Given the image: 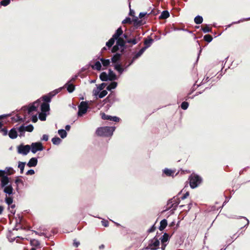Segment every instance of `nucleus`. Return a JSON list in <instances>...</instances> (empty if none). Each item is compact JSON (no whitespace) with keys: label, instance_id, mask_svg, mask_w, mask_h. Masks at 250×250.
Returning <instances> with one entry per match:
<instances>
[{"label":"nucleus","instance_id":"obj_11","mask_svg":"<svg viewBox=\"0 0 250 250\" xmlns=\"http://www.w3.org/2000/svg\"><path fill=\"white\" fill-rule=\"evenodd\" d=\"M9 178L7 176H3L2 178L0 180V186L1 188H4L6 187L7 185H9Z\"/></svg>","mask_w":250,"mask_h":250},{"label":"nucleus","instance_id":"obj_39","mask_svg":"<svg viewBox=\"0 0 250 250\" xmlns=\"http://www.w3.org/2000/svg\"><path fill=\"white\" fill-rule=\"evenodd\" d=\"M30 244L32 246L35 247H39L40 245V242L36 239H32L30 241Z\"/></svg>","mask_w":250,"mask_h":250},{"label":"nucleus","instance_id":"obj_9","mask_svg":"<svg viewBox=\"0 0 250 250\" xmlns=\"http://www.w3.org/2000/svg\"><path fill=\"white\" fill-rule=\"evenodd\" d=\"M102 118L103 120H107L112 121L115 122H118L120 121V118L116 116H112L105 114L104 113H102Z\"/></svg>","mask_w":250,"mask_h":250},{"label":"nucleus","instance_id":"obj_46","mask_svg":"<svg viewBox=\"0 0 250 250\" xmlns=\"http://www.w3.org/2000/svg\"><path fill=\"white\" fill-rule=\"evenodd\" d=\"M204 39L208 42H210L212 41L213 38L211 35L207 34L204 36Z\"/></svg>","mask_w":250,"mask_h":250},{"label":"nucleus","instance_id":"obj_48","mask_svg":"<svg viewBox=\"0 0 250 250\" xmlns=\"http://www.w3.org/2000/svg\"><path fill=\"white\" fill-rule=\"evenodd\" d=\"M25 131L28 132H32L34 129V127L32 125H29L27 126H24Z\"/></svg>","mask_w":250,"mask_h":250},{"label":"nucleus","instance_id":"obj_42","mask_svg":"<svg viewBox=\"0 0 250 250\" xmlns=\"http://www.w3.org/2000/svg\"><path fill=\"white\" fill-rule=\"evenodd\" d=\"M107 94V91L105 90H102V91L101 92H99L98 93V95H97V96H98V97L99 98L101 99V98H103L104 97H105Z\"/></svg>","mask_w":250,"mask_h":250},{"label":"nucleus","instance_id":"obj_32","mask_svg":"<svg viewBox=\"0 0 250 250\" xmlns=\"http://www.w3.org/2000/svg\"><path fill=\"white\" fill-rule=\"evenodd\" d=\"M18 131H19V132L20 133L19 136L20 137H22V136H24V133H25V128H24V125H21L18 128Z\"/></svg>","mask_w":250,"mask_h":250},{"label":"nucleus","instance_id":"obj_24","mask_svg":"<svg viewBox=\"0 0 250 250\" xmlns=\"http://www.w3.org/2000/svg\"><path fill=\"white\" fill-rule=\"evenodd\" d=\"M167 220L165 219H163L160 222V225L159 227V229L160 230H163L167 226Z\"/></svg>","mask_w":250,"mask_h":250},{"label":"nucleus","instance_id":"obj_33","mask_svg":"<svg viewBox=\"0 0 250 250\" xmlns=\"http://www.w3.org/2000/svg\"><path fill=\"white\" fill-rule=\"evenodd\" d=\"M52 143L55 145H59L62 142V140L58 137H55L52 139Z\"/></svg>","mask_w":250,"mask_h":250},{"label":"nucleus","instance_id":"obj_3","mask_svg":"<svg viewBox=\"0 0 250 250\" xmlns=\"http://www.w3.org/2000/svg\"><path fill=\"white\" fill-rule=\"evenodd\" d=\"M159 239L156 238V237H154L153 239L149 241L148 246L146 247L143 249L142 250H143L144 249L156 250L159 248Z\"/></svg>","mask_w":250,"mask_h":250},{"label":"nucleus","instance_id":"obj_28","mask_svg":"<svg viewBox=\"0 0 250 250\" xmlns=\"http://www.w3.org/2000/svg\"><path fill=\"white\" fill-rule=\"evenodd\" d=\"M169 17V13L168 11L164 10L162 13L161 15L159 16L160 19H166Z\"/></svg>","mask_w":250,"mask_h":250},{"label":"nucleus","instance_id":"obj_31","mask_svg":"<svg viewBox=\"0 0 250 250\" xmlns=\"http://www.w3.org/2000/svg\"><path fill=\"white\" fill-rule=\"evenodd\" d=\"M116 44L120 47H125L126 41H125L122 38H119L116 40Z\"/></svg>","mask_w":250,"mask_h":250},{"label":"nucleus","instance_id":"obj_59","mask_svg":"<svg viewBox=\"0 0 250 250\" xmlns=\"http://www.w3.org/2000/svg\"><path fill=\"white\" fill-rule=\"evenodd\" d=\"M209 80V77H207L206 78H204V79L202 80V82L200 84H203L207 82H208Z\"/></svg>","mask_w":250,"mask_h":250},{"label":"nucleus","instance_id":"obj_57","mask_svg":"<svg viewBox=\"0 0 250 250\" xmlns=\"http://www.w3.org/2000/svg\"><path fill=\"white\" fill-rule=\"evenodd\" d=\"M135 62L134 60H133L132 59H131V60H130L129 62H128V63L125 65V69H127L128 67H129L130 65H131L133 62Z\"/></svg>","mask_w":250,"mask_h":250},{"label":"nucleus","instance_id":"obj_40","mask_svg":"<svg viewBox=\"0 0 250 250\" xmlns=\"http://www.w3.org/2000/svg\"><path fill=\"white\" fill-rule=\"evenodd\" d=\"M115 40L113 38H110L108 42H106V45L108 47H111L114 43Z\"/></svg>","mask_w":250,"mask_h":250},{"label":"nucleus","instance_id":"obj_5","mask_svg":"<svg viewBox=\"0 0 250 250\" xmlns=\"http://www.w3.org/2000/svg\"><path fill=\"white\" fill-rule=\"evenodd\" d=\"M30 149V145H23L21 144L19 145L17 147L18 153L23 155H26L29 152Z\"/></svg>","mask_w":250,"mask_h":250},{"label":"nucleus","instance_id":"obj_1","mask_svg":"<svg viewBox=\"0 0 250 250\" xmlns=\"http://www.w3.org/2000/svg\"><path fill=\"white\" fill-rule=\"evenodd\" d=\"M115 129V126H104L98 127L96 131V133L99 136H111L113 135Z\"/></svg>","mask_w":250,"mask_h":250},{"label":"nucleus","instance_id":"obj_49","mask_svg":"<svg viewBox=\"0 0 250 250\" xmlns=\"http://www.w3.org/2000/svg\"><path fill=\"white\" fill-rule=\"evenodd\" d=\"M126 42L128 43H132L133 44L135 45L137 43L138 41L135 38H133V39H127Z\"/></svg>","mask_w":250,"mask_h":250},{"label":"nucleus","instance_id":"obj_52","mask_svg":"<svg viewBox=\"0 0 250 250\" xmlns=\"http://www.w3.org/2000/svg\"><path fill=\"white\" fill-rule=\"evenodd\" d=\"M5 202L8 205H10L11 204H12V203H13V198L12 197H6L5 198Z\"/></svg>","mask_w":250,"mask_h":250},{"label":"nucleus","instance_id":"obj_4","mask_svg":"<svg viewBox=\"0 0 250 250\" xmlns=\"http://www.w3.org/2000/svg\"><path fill=\"white\" fill-rule=\"evenodd\" d=\"M88 108V103L86 101L82 102L78 106V116H82L85 114Z\"/></svg>","mask_w":250,"mask_h":250},{"label":"nucleus","instance_id":"obj_63","mask_svg":"<svg viewBox=\"0 0 250 250\" xmlns=\"http://www.w3.org/2000/svg\"><path fill=\"white\" fill-rule=\"evenodd\" d=\"M0 131L3 133V135L4 136H6L7 135L8 131L6 128H3L1 129Z\"/></svg>","mask_w":250,"mask_h":250},{"label":"nucleus","instance_id":"obj_38","mask_svg":"<svg viewBox=\"0 0 250 250\" xmlns=\"http://www.w3.org/2000/svg\"><path fill=\"white\" fill-rule=\"evenodd\" d=\"M42 100L45 103H49L51 101V98L49 96V95H45L42 97Z\"/></svg>","mask_w":250,"mask_h":250},{"label":"nucleus","instance_id":"obj_2","mask_svg":"<svg viewBox=\"0 0 250 250\" xmlns=\"http://www.w3.org/2000/svg\"><path fill=\"white\" fill-rule=\"evenodd\" d=\"M201 182V177L197 175H192L189 177V184L192 188H197Z\"/></svg>","mask_w":250,"mask_h":250},{"label":"nucleus","instance_id":"obj_44","mask_svg":"<svg viewBox=\"0 0 250 250\" xmlns=\"http://www.w3.org/2000/svg\"><path fill=\"white\" fill-rule=\"evenodd\" d=\"M201 30L205 33L211 32V29L209 28L208 25L207 24L205 26V27H202Z\"/></svg>","mask_w":250,"mask_h":250},{"label":"nucleus","instance_id":"obj_50","mask_svg":"<svg viewBox=\"0 0 250 250\" xmlns=\"http://www.w3.org/2000/svg\"><path fill=\"white\" fill-rule=\"evenodd\" d=\"M4 170H6V172H8L10 175L13 174L15 172L11 167H6Z\"/></svg>","mask_w":250,"mask_h":250},{"label":"nucleus","instance_id":"obj_62","mask_svg":"<svg viewBox=\"0 0 250 250\" xmlns=\"http://www.w3.org/2000/svg\"><path fill=\"white\" fill-rule=\"evenodd\" d=\"M102 222V225H103L104 227H108V224H108V221H107V220H103V221H102V222Z\"/></svg>","mask_w":250,"mask_h":250},{"label":"nucleus","instance_id":"obj_12","mask_svg":"<svg viewBox=\"0 0 250 250\" xmlns=\"http://www.w3.org/2000/svg\"><path fill=\"white\" fill-rule=\"evenodd\" d=\"M123 31L122 30V27H119L116 31L115 33L113 35L112 38H113L114 40H116L120 38L119 37L123 34Z\"/></svg>","mask_w":250,"mask_h":250},{"label":"nucleus","instance_id":"obj_30","mask_svg":"<svg viewBox=\"0 0 250 250\" xmlns=\"http://www.w3.org/2000/svg\"><path fill=\"white\" fill-rule=\"evenodd\" d=\"M63 87H61L58 89H55L54 90V91H52V92H50L48 94V95H49V96L51 97V98L52 99V98L53 97H54L55 95H56V94H57L59 92H60L61 90L63 88Z\"/></svg>","mask_w":250,"mask_h":250},{"label":"nucleus","instance_id":"obj_37","mask_svg":"<svg viewBox=\"0 0 250 250\" xmlns=\"http://www.w3.org/2000/svg\"><path fill=\"white\" fill-rule=\"evenodd\" d=\"M100 61L103 66L105 67L108 66L110 62L109 59H105L103 58L100 59Z\"/></svg>","mask_w":250,"mask_h":250},{"label":"nucleus","instance_id":"obj_15","mask_svg":"<svg viewBox=\"0 0 250 250\" xmlns=\"http://www.w3.org/2000/svg\"><path fill=\"white\" fill-rule=\"evenodd\" d=\"M107 76H109V81H113L118 79L117 76L111 69H108Z\"/></svg>","mask_w":250,"mask_h":250},{"label":"nucleus","instance_id":"obj_21","mask_svg":"<svg viewBox=\"0 0 250 250\" xmlns=\"http://www.w3.org/2000/svg\"><path fill=\"white\" fill-rule=\"evenodd\" d=\"M144 52L145 51L142 48H141L138 52L133 53L134 56L132 59L135 61L137 59H138L143 55Z\"/></svg>","mask_w":250,"mask_h":250},{"label":"nucleus","instance_id":"obj_47","mask_svg":"<svg viewBox=\"0 0 250 250\" xmlns=\"http://www.w3.org/2000/svg\"><path fill=\"white\" fill-rule=\"evenodd\" d=\"M133 21L135 25H141L142 23V21L139 20L137 17H135L133 19Z\"/></svg>","mask_w":250,"mask_h":250},{"label":"nucleus","instance_id":"obj_17","mask_svg":"<svg viewBox=\"0 0 250 250\" xmlns=\"http://www.w3.org/2000/svg\"><path fill=\"white\" fill-rule=\"evenodd\" d=\"M153 40L151 38H149L148 40H145L144 42L145 46H144L142 48L145 51V50L147 48H148V47H149L151 46V45L153 43Z\"/></svg>","mask_w":250,"mask_h":250},{"label":"nucleus","instance_id":"obj_8","mask_svg":"<svg viewBox=\"0 0 250 250\" xmlns=\"http://www.w3.org/2000/svg\"><path fill=\"white\" fill-rule=\"evenodd\" d=\"M40 102V101L38 100L35 102L33 103L32 104H30L29 105L28 107H26L25 106L23 107L22 108H24V110L27 109L28 113L30 114L31 112H32L33 111H35L37 110V108L38 107V103Z\"/></svg>","mask_w":250,"mask_h":250},{"label":"nucleus","instance_id":"obj_34","mask_svg":"<svg viewBox=\"0 0 250 250\" xmlns=\"http://www.w3.org/2000/svg\"><path fill=\"white\" fill-rule=\"evenodd\" d=\"M194 20L196 24H199L202 23L203 21V19L202 16L198 15L195 17Z\"/></svg>","mask_w":250,"mask_h":250},{"label":"nucleus","instance_id":"obj_55","mask_svg":"<svg viewBox=\"0 0 250 250\" xmlns=\"http://www.w3.org/2000/svg\"><path fill=\"white\" fill-rule=\"evenodd\" d=\"M119 49V46H118L116 43V44L113 46L111 49V51L112 53L116 52Z\"/></svg>","mask_w":250,"mask_h":250},{"label":"nucleus","instance_id":"obj_16","mask_svg":"<svg viewBox=\"0 0 250 250\" xmlns=\"http://www.w3.org/2000/svg\"><path fill=\"white\" fill-rule=\"evenodd\" d=\"M8 135L10 139H16L18 136V133L16 128H12L11 129L9 132Z\"/></svg>","mask_w":250,"mask_h":250},{"label":"nucleus","instance_id":"obj_27","mask_svg":"<svg viewBox=\"0 0 250 250\" xmlns=\"http://www.w3.org/2000/svg\"><path fill=\"white\" fill-rule=\"evenodd\" d=\"M58 133L62 139H64L67 136V133L66 130L63 129H60L58 130Z\"/></svg>","mask_w":250,"mask_h":250},{"label":"nucleus","instance_id":"obj_54","mask_svg":"<svg viewBox=\"0 0 250 250\" xmlns=\"http://www.w3.org/2000/svg\"><path fill=\"white\" fill-rule=\"evenodd\" d=\"M250 20V17L246 18V19H241V20H239V21H234V22H232L231 24L229 25L228 27H230L231 24L238 23H240V22H242L243 21H247V20Z\"/></svg>","mask_w":250,"mask_h":250},{"label":"nucleus","instance_id":"obj_20","mask_svg":"<svg viewBox=\"0 0 250 250\" xmlns=\"http://www.w3.org/2000/svg\"><path fill=\"white\" fill-rule=\"evenodd\" d=\"M64 87H66L67 90L69 93L73 92L75 88V86L74 84L70 83H68V82L65 84Z\"/></svg>","mask_w":250,"mask_h":250},{"label":"nucleus","instance_id":"obj_36","mask_svg":"<svg viewBox=\"0 0 250 250\" xmlns=\"http://www.w3.org/2000/svg\"><path fill=\"white\" fill-rule=\"evenodd\" d=\"M25 164V162H19L18 163V167L20 169V173L21 174H22L23 173Z\"/></svg>","mask_w":250,"mask_h":250},{"label":"nucleus","instance_id":"obj_43","mask_svg":"<svg viewBox=\"0 0 250 250\" xmlns=\"http://www.w3.org/2000/svg\"><path fill=\"white\" fill-rule=\"evenodd\" d=\"M46 113L41 112V113H39V118L40 119V120L44 121L46 120Z\"/></svg>","mask_w":250,"mask_h":250},{"label":"nucleus","instance_id":"obj_41","mask_svg":"<svg viewBox=\"0 0 250 250\" xmlns=\"http://www.w3.org/2000/svg\"><path fill=\"white\" fill-rule=\"evenodd\" d=\"M15 183L17 184V190H18V188L20 184H21L22 186L23 185V181L20 179L19 177L17 178L15 180Z\"/></svg>","mask_w":250,"mask_h":250},{"label":"nucleus","instance_id":"obj_19","mask_svg":"<svg viewBox=\"0 0 250 250\" xmlns=\"http://www.w3.org/2000/svg\"><path fill=\"white\" fill-rule=\"evenodd\" d=\"M41 109L42 112L46 113L50 110L49 104L43 103L41 106Z\"/></svg>","mask_w":250,"mask_h":250},{"label":"nucleus","instance_id":"obj_29","mask_svg":"<svg viewBox=\"0 0 250 250\" xmlns=\"http://www.w3.org/2000/svg\"><path fill=\"white\" fill-rule=\"evenodd\" d=\"M117 83L116 82H112L110 84H109L107 87H106V90H108V91H110L112 89H115L116 88V87H117Z\"/></svg>","mask_w":250,"mask_h":250},{"label":"nucleus","instance_id":"obj_61","mask_svg":"<svg viewBox=\"0 0 250 250\" xmlns=\"http://www.w3.org/2000/svg\"><path fill=\"white\" fill-rule=\"evenodd\" d=\"M48 140V136L46 134H44L42 135V138H41L42 141H47Z\"/></svg>","mask_w":250,"mask_h":250},{"label":"nucleus","instance_id":"obj_6","mask_svg":"<svg viewBox=\"0 0 250 250\" xmlns=\"http://www.w3.org/2000/svg\"><path fill=\"white\" fill-rule=\"evenodd\" d=\"M31 152L35 154L38 151H42L43 149V146L40 142L32 143L30 145Z\"/></svg>","mask_w":250,"mask_h":250},{"label":"nucleus","instance_id":"obj_13","mask_svg":"<svg viewBox=\"0 0 250 250\" xmlns=\"http://www.w3.org/2000/svg\"><path fill=\"white\" fill-rule=\"evenodd\" d=\"M38 164V159L36 157L31 158L27 164L28 167H35Z\"/></svg>","mask_w":250,"mask_h":250},{"label":"nucleus","instance_id":"obj_45","mask_svg":"<svg viewBox=\"0 0 250 250\" xmlns=\"http://www.w3.org/2000/svg\"><path fill=\"white\" fill-rule=\"evenodd\" d=\"M180 201L179 198L175 197V202H173V203L170 206V208L173 207V208H175L179 204Z\"/></svg>","mask_w":250,"mask_h":250},{"label":"nucleus","instance_id":"obj_26","mask_svg":"<svg viewBox=\"0 0 250 250\" xmlns=\"http://www.w3.org/2000/svg\"><path fill=\"white\" fill-rule=\"evenodd\" d=\"M163 173L167 176H173V174L174 173V171L167 168H166L163 169Z\"/></svg>","mask_w":250,"mask_h":250},{"label":"nucleus","instance_id":"obj_25","mask_svg":"<svg viewBox=\"0 0 250 250\" xmlns=\"http://www.w3.org/2000/svg\"><path fill=\"white\" fill-rule=\"evenodd\" d=\"M100 79L102 81L106 82L109 81V76H107V74L105 72H103L100 75Z\"/></svg>","mask_w":250,"mask_h":250},{"label":"nucleus","instance_id":"obj_7","mask_svg":"<svg viewBox=\"0 0 250 250\" xmlns=\"http://www.w3.org/2000/svg\"><path fill=\"white\" fill-rule=\"evenodd\" d=\"M159 239L161 240V243H162L161 249L162 250H164L167 246V244H166V243L167 242V241H168V240L169 239V236L167 233H164V234L163 235V236Z\"/></svg>","mask_w":250,"mask_h":250},{"label":"nucleus","instance_id":"obj_51","mask_svg":"<svg viewBox=\"0 0 250 250\" xmlns=\"http://www.w3.org/2000/svg\"><path fill=\"white\" fill-rule=\"evenodd\" d=\"M188 103L187 102H183L181 104V107L184 110H186L188 107Z\"/></svg>","mask_w":250,"mask_h":250},{"label":"nucleus","instance_id":"obj_35","mask_svg":"<svg viewBox=\"0 0 250 250\" xmlns=\"http://www.w3.org/2000/svg\"><path fill=\"white\" fill-rule=\"evenodd\" d=\"M91 67L94 69H96L98 71H100L101 70L102 67L101 63L99 61H97L95 62V65L91 66Z\"/></svg>","mask_w":250,"mask_h":250},{"label":"nucleus","instance_id":"obj_22","mask_svg":"<svg viewBox=\"0 0 250 250\" xmlns=\"http://www.w3.org/2000/svg\"><path fill=\"white\" fill-rule=\"evenodd\" d=\"M114 69L116 70L120 74H122L124 70L125 69V68H124L122 65L120 63L116 64L114 65Z\"/></svg>","mask_w":250,"mask_h":250},{"label":"nucleus","instance_id":"obj_14","mask_svg":"<svg viewBox=\"0 0 250 250\" xmlns=\"http://www.w3.org/2000/svg\"><path fill=\"white\" fill-rule=\"evenodd\" d=\"M3 192L8 195L13 194V188L11 184L7 185L6 187H4Z\"/></svg>","mask_w":250,"mask_h":250},{"label":"nucleus","instance_id":"obj_60","mask_svg":"<svg viewBox=\"0 0 250 250\" xmlns=\"http://www.w3.org/2000/svg\"><path fill=\"white\" fill-rule=\"evenodd\" d=\"M175 197H173L172 199H169L167 202V205L169 206V207L171 206V205L173 203V202H175Z\"/></svg>","mask_w":250,"mask_h":250},{"label":"nucleus","instance_id":"obj_23","mask_svg":"<svg viewBox=\"0 0 250 250\" xmlns=\"http://www.w3.org/2000/svg\"><path fill=\"white\" fill-rule=\"evenodd\" d=\"M121 56H122V54L116 53L111 58V62L113 63L117 62L118 61H119L120 60V59L121 58Z\"/></svg>","mask_w":250,"mask_h":250},{"label":"nucleus","instance_id":"obj_56","mask_svg":"<svg viewBox=\"0 0 250 250\" xmlns=\"http://www.w3.org/2000/svg\"><path fill=\"white\" fill-rule=\"evenodd\" d=\"M131 19L129 17H126L125 20L122 21V23L126 24V23H131Z\"/></svg>","mask_w":250,"mask_h":250},{"label":"nucleus","instance_id":"obj_58","mask_svg":"<svg viewBox=\"0 0 250 250\" xmlns=\"http://www.w3.org/2000/svg\"><path fill=\"white\" fill-rule=\"evenodd\" d=\"M34 173H35L34 170L32 169H30L26 172V174L27 175H33Z\"/></svg>","mask_w":250,"mask_h":250},{"label":"nucleus","instance_id":"obj_10","mask_svg":"<svg viewBox=\"0 0 250 250\" xmlns=\"http://www.w3.org/2000/svg\"><path fill=\"white\" fill-rule=\"evenodd\" d=\"M106 85V84L104 83H102L101 84H100L98 85H96L97 86V88L93 90V95L94 96L97 97V95H98V93L100 92V91L103 90V89L105 87Z\"/></svg>","mask_w":250,"mask_h":250},{"label":"nucleus","instance_id":"obj_53","mask_svg":"<svg viewBox=\"0 0 250 250\" xmlns=\"http://www.w3.org/2000/svg\"><path fill=\"white\" fill-rule=\"evenodd\" d=\"M10 2V0H3L0 2V4L1 5L6 6L8 5Z\"/></svg>","mask_w":250,"mask_h":250},{"label":"nucleus","instance_id":"obj_18","mask_svg":"<svg viewBox=\"0 0 250 250\" xmlns=\"http://www.w3.org/2000/svg\"><path fill=\"white\" fill-rule=\"evenodd\" d=\"M105 100L111 104H113L116 101L114 94H109Z\"/></svg>","mask_w":250,"mask_h":250},{"label":"nucleus","instance_id":"obj_64","mask_svg":"<svg viewBox=\"0 0 250 250\" xmlns=\"http://www.w3.org/2000/svg\"><path fill=\"white\" fill-rule=\"evenodd\" d=\"M80 243L77 241L76 239L73 241V246L75 247H78L80 245Z\"/></svg>","mask_w":250,"mask_h":250}]
</instances>
